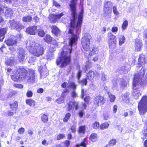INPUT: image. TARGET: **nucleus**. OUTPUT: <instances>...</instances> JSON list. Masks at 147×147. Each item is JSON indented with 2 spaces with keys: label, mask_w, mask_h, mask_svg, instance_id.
Here are the masks:
<instances>
[{
  "label": "nucleus",
  "mask_w": 147,
  "mask_h": 147,
  "mask_svg": "<svg viewBox=\"0 0 147 147\" xmlns=\"http://www.w3.org/2000/svg\"><path fill=\"white\" fill-rule=\"evenodd\" d=\"M77 0H73L70 5L72 18L71 20V27L69 31V33L71 34V37H78L83 18V13L81 11L79 16L78 19L77 18V15L75 6Z\"/></svg>",
  "instance_id": "obj_1"
},
{
  "label": "nucleus",
  "mask_w": 147,
  "mask_h": 147,
  "mask_svg": "<svg viewBox=\"0 0 147 147\" xmlns=\"http://www.w3.org/2000/svg\"><path fill=\"white\" fill-rule=\"evenodd\" d=\"M27 73V71L24 68H18L13 71L11 74V77L14 81L23 80L26 78L29 83L34 82L36 79L34 71L33 69L30 70L29 74L26 77Z\"/></svg>",
  "instance_id": "obj_2"
},
{
  "label": "nucleus",
  "mask_w": 147,
  "mask_h": 147,
  "mask_svg": "<svg viewBox=\"0 0 147 147\" xmlns=\"http://www.w3.org/2000/svg\"><path fill=\"white\" fill-rule=\"evenodd\" d=\"M76 37H71L69 40V45L64 47L61 55L56 61L57 65L61 63V66H64L69 63L70 61V53L72 51V45L75 43L77 39Z\"/></svg>",
  "instance_id": "obj_3"
},
{
  "label": "nucleus",
  "mask_w": 147,
  "mask_h": 147,
  "mask_svg": "<svg viewBox=\"0 0 147 147\" xmlns=\"http://www.w3.org/2000/svg\"><path fill=\"white\" fill-rule=\"evenodd\" d=\"M26 45L27 49L34 56L39 57L43 54L44 49L41 45L29 40L27 41Z\"/></svg>",
  "instance_id": "obj_4"
},
{
  "label": "nucleus",
  "mask_w": 147,
  "mask_h": 147,
  "mask_svg": "<svg viewBox=\"0 0 147 147\" xmlns=\"http://www.w3.org/2000/svg\"><path fill=\"white\" fill-rule=\"evenodd\" d=\"M145 73L144 69L141 70L138 74H136L135 75L133 81V94L135 98L137 99L141 94L140 93L139 90H137V88L136 87L138 86L139 84H141V78L143 76Z\"/></svg>",
  "instance_id": "obj_5"
},
{
  "label": "nucleus",
  "mask_w": 147,
  "mask_h": 147,
  "mask_svg": "<svg viewBox=\"0 0 147 147\" xmlns=\"http://www.w3.org/2000/svg\"><path fill=\"white\" fill-rule=\"evenodd\" d=\"M138 109L140 114L143 115L147 111V96H143L138 105Z\"/></svg>",
  "instance_id": "obj_6"
},
{
  "label": "nucleus",
  "mask_w": 147,
  "mask_h": 147,
  "mask_svg": "<svg viewBox=\"0 0 147 147\" xmlns=\"http://www.w3.org/2000/svg\"><path fill=\"white\" fill-rule=\"evenodd\" d=\"M82 44L84 49L86 51H88L90 49V39L88 37H82Z\"/></svg>",
  "instance_id": "obj_7"
},
{
  "label": "nucleus",
  "mask_w": 147,
  "mask_h": 147,
  "mask_svg": "<svg viewBox=\"0 0 147 147\" xmlns=\"http://www.w3.org/2000/svg\"><path fill=\"white\" fill-rule=\"evenodd\" d=\"M10 26L12 29H15L19 31L24 28L23 26L19 22H17L12 21L11 23Z\"/></svg>",
  "instance_id": "obj_8"
},
{
  "label": "nucleus",
  "mask_w": 147,
  "mask_h": 147,
  "mask_svg": "<svg viewBox=\"0 0 147 147\" xmlns=\"http://www.w3.org/2000/svg\"><path fill=\"white\" fill-rule=\"evenodd\" d=\"M25 51L23 49L21 48L19 49L18 53V57L20 62L23 61L25 57Z\"/></svg>",
  "instance_id": "obj_9"
},
{
  "label": "nucleus",
  "mask_w": 147,
  "mask_h": 147,
  "mask_svg": "<svg viewBox=\"0 0 147 147\" xmlns=\"http://www.w3.org/2000/svg\"><path fill=\"white\" fill-rule=\"evenodd\" d=\"M103 97L101 96H98L95 98L94 103L97 106L102 105L104 103Z\"/></svg>",
  "instance_id": "obj_10"
},
{
  "label": "nucleus",
  "mask_w": 147,
  "mask_h": 147,
  "mask_svg": "<svg viewBox=\"0 0 147 147\" xmlns=\"http://www.w3.org/2000/svg\"><path fill=\"white\" fill-rule=\"evenodd\" d=\"M142 45V40L139 39L137 38L135 40V51L138 52L140 51Z\"/></svg>",
  "instance_id": "obj_11"
},
{
  "label": "nucleus",
  "mask_w": 147,
  "mask_h": 147,
  "mask_svg": "<svg viewBox=\"0 0 147 147\" xmlns=\"http://www.w3.org/2000/svg\"><path fill=\"white\" fill-rule=\"evenodd\" d=\"M63 15V13H61L58 15L52 14L49 15V19L51 21L55 22H56L57 19H59Z\"/></svg>",
  "instance_id": "obj_12"
},
{
  "label": "nucleus",
  "mask_w": 147,
  "mask_h": 147,
  "mask_svg": "<svg viewBox=\"0 0 147 147\" xmlns=\"http://www.w3.org/2000/svg\"><path fill=\"white\" fill-rule=\"evenodd\" d=\"M4 15L7 17H11L13 14V11L11 9L5 7L4 6L3 13Z\"/></svg>",
  "instance_id": "obj_13"
},
{
  "label": "nucleus",
  "mask_w": 147,
  "mask_h": 147,
  "mask_svg": "<svg viewBox=\"0 0 147 147\" xmlns=\"http://www.w3.org/2000/svg\"><path fill=\"white\" fill-rule=\"evenodd\" d=\"M37 26H33L28 28L26 30V32L27 33L32 35L35 34Z\"/></svg>",
  "instance_id": "obj_14"
},
{
  "label": "nucleus",
  "mask_w": 147,
  "mask_h": 147,
  "mask_svg": "<svg viewBox=\"0 0 147 147\" xmlns=\"http://www.w3.org/2000/svg\"><path fill=\"white\" fill-rule=\"evenodd\" d=\"M44 40L47 43L54 45L55 47L57 46V44L56 40L53 39L52 37H45Z\"/></svg>",
  "instance_id": "obj_15"
},
{
  "label": "nucleus",
  "mask_w": 147,
  "mask_h": 147,
  "mask_svg": "<svg viewBox=\"0 0 147 147\" xmlns=\"http://www.w3.org/2000/svg\"><path fill=\"white\" fill-rule=\"evenodd\" d=\"M116 40L114 37L111 38L109 40V46L111 49H113L116 47Z\"/></svg>",
  "instance_id": "obj_16"
},
{
  "label": "nucleus",
  "mask_w": 147,
  "mask_h": 147,
  "mask_svg": "<svg viewBox=\"0 0 147 147\" xmlns=\"http://www.w3.org/2000/svg\"><path fill=\"white\" fill-rule=\"evenodd\" d=\"M78 103L77 102H70L68 103V106L67 107L68 111H69L72 109V105L75 107L76 110L78 108Z\"/></svg>",
  "instance_id": "obj_17"
},
{
  "label": "nucleus",
  "mask_w": 147,
  "mask_h": 147,
  "mask_svg": "<svg viewBox=\"0 0 147 147\" xmlns=\"http://www.w3.org/2000/svg\"><path fill=\"white\" fill-rule=\"evenodd\" d=\"M26 104L31 107H34L35 105V101L32 99H26Z\"/></svg>",
  "instance_id": "obj_18"
},
{
  "label": "nucleus",
  "mask_w": 147,
  "mask_h": 147,
  "mask_svg": "<svg viewBox=\"0 0 147 147\" xmlns=\"http://www.w3.org/2000/svg\"><path fill=\"white\" fill-rule=\"evenodd\" d=\"M52 32L56 36H59L60 33L59 30L56 26H53L52 27Z\"/></svg>",
  "instance_id": "obj_19"
},
{
  "label": "nucleus",
  "mask_w": 147,
  "mask_h": 147,
  "mask_svg": "<svg viewBox=\"0 0 147 147\" xmlns=\"http://www.w3.org/2000/svg\"><path fill=\"white\" fill-rule=\"evenodd\" d=\"M145 63L146 61L144 56L143 55L140 56L138 61L139 65H142L145 64Z\"/></svg>",
  "instance_id": "obj_20"
},
{
  "label": "nucleus",
  "mask_w": 147,
  "mask_h": 147,
  "mask_svg": "<svg viewBox=\"0 0 147 147\" xmlns=\"http://www.w3.org/2000/svg\"><path fill=\"white\" fill-rule=\"evenodd\" d=\"M70 144V142L66 140L65 142L58 144L56 146V147H68Z\"/></svg>",
  "instance_id": "obj_21"
},
{
  "label": "nucleus",
  "mask_w": 147,
  "mask_h": 147,
  "mask_svg": "<svg viewBox=\"0 0 147 147\" xmlns=\"http://www.w3.org/2000/svg\"><path fill=\"white\" fill-rule=\"evenodd\" d=\"M16 61L13 57H11L6 61V64L7 65H11L15 63Z\"/></svg>",
  "instance_id": "obj_22"
},
{
  "label": "nucleus",
  "mask_w": 147,
  "mask_h": 147,
  "mask_svg": "<svg viewBox=\"0 0 147 147\" xmlns=\"http://www.w3.org/2000/svg\"><path fill=\"white\" fill-rule=\"evenodd\" d=\"M5 43L8 45H13L16 44V41L12 39H8L5 41Z\"/></svg>",
  "instance_id": "obj_23"
},
{
  "label": "nucleus",
  "mask_w": 147,
  "mask_h": 147,
  "mask_svg": "<svg viewBox=\"0 0 147 147\" xmlns=\"http://www.w3.org/2000/svg\"><path fill=\"white\" fill-rule=\"evenodd\" d=\"M94 73L92 71H90L88 73L87 75L86 78L88 80H92L94 77Z\"/></svg>",
  "instance_id": "obj_24"
},
{
  "label": "nucleus",
  "mask_w": 147,
  "mask_h": 147,
  "mask_svg": "<svg viewBox=\"0 0 147 147\" xmlns=\"http://www.w3.org/2000/svg\"><path fill=\"white\" fill-rule=\"evenodd\" d=\"M38 35L40 37H43L45 36V37H48L49 36L46 34V32L42 29H39L38 31Z\"/></svg>",
  "instance_id": "obj_25"
},
{
  "label": "nucleus",
  "mask_w": 147,
  "mask_h": 147,
  "mask_svg": "<svg viewBox=\"0 0 147 147\" xmlns=\"http://www.w3.org/2000/svg\"><path fill=\"white\" fill-rule=\"evenodd\" d=\"M90 139L92 142H95L97 140V135L96 133L92 134L90 136Z\"/></svg>",
  "instance_id": "obj_26"
},
{
  "label": "nucleus",
  "mask_w": 147,
  "mask_h": 147,
  "mask_svg": "<svg viewBox=\"0 0 147 147\" xmlns=\"http://www.w3.org/2000/svg\"><path fill=\"white\" fill-rule=\"evenodd\" d=\"M10 106L12 111L13 110L16 111L18 106V103L16 101H15L13 103L10 104Z\"/></svg>",
  "instance_id": "obj_27"
},
{
  "label": "nucleus",
  "mask_w": 147,
  "mask_h": 147,
  "mask_svg": "<svg viewBox=\"0 0 147 147\" xmlns=\"http://www.w3.org/2000/svg\"><path fill=\"white\" fill-rule=\"evenodd\" d=\"M42 121L44 123H47L48 120V116L45 114L42 115L41 116Z\"/></svg>",
  "instance_id": "obj_28"
},
{
  "label": "nucleus",
  "mask_w": 147,
  "mask_h": 147,
  "mask_svg": "<svg viewBox=\"0 0 147 147\" xmlns=\"http://www.w3.org/2000/svg\"><path fill=\"white\" fill-rule=\"evenodd\" d=\"M109 124L107 122L102 124L100 126V129L103 130L105 129H107L109 126Z\"/></svg>",
  "instance_id": "obj_29"
},
{
  "label": "nucleus",
  "mask_w": 147,
  "mask_h": 147,
  "mask_svg": "<svg viewBox=\"0 0 147 147\" xmlns=\"http://www.w3.org/2000/svg\"><path fill=\"white\" fill-rule=\"evenodd\" d=\"M109 97V100L111 102H113L114 101L115 99V96L112 94L111 93H108Z\"/></svg>",
  "instance_id": "obj_30"
},
{
  "label": "nucleus",
  "mask_w": 147,
  "mask_h": 147,
  "mask_svg": "<svg viewBox=\"0 0 147 147\" xmlns=\"http://www.w3.org/2000/svg\"><path fill=\"white\" fill-rule=\"evenodd\" d=\"M32 20L31 17L30 16H25L23 18L22 20L23 21L25 22H30Z\"/></svg>",
  "instance_id": "obj_31"
},
{
  "label": "nucleus",
  "mask_w": 147,
  "mask_h": 147,
  "mask_svg": "<svg viewBox=\"0 0 147 147\" xmlns=\"http://www.w3.org/2000/svg\"><path fill=\"white\" fill-rule=\"evenodd\" d=\"M98 51V49H97L95 47L93 48L92 49V50L91 51V52L89 53V55L91 56L94 55Z\"/></svg>",
  "instance_id": "obj_32"
},
{
  "label": "nucleus",
  "mask_w": 147,
  "mask_h": 147,
  "mask_svg": "<svg viewBox=\"0 0 147 147\" xmlns=\"http://www.w3.org/2000/svg\"><path fill=\"white\" fill-rule=\"evenodd\" d=\"M6 28H2L0 29V37L4 36L6 33Z\"/></svg>",
  "instance_id": "obj_33"
},
{
  "label": "nucleus",
  "mask_w": 147,
  "mask_h": 147,
  "mask_svg": "<svg viewBox=\"0 0 147 147\" xmlns=\"http://www.w3.org/2000/svg\"><path fill=\"white\" fill-rule=\"evenodd\" d=\"M71 114L69 113H68L66 114L65 117L63 119V121L64 122H67L69 119Z\"/></svg>",
  "instance_id": "obj_34"
},
{
  "label": "nucleus",
  "mask_w": 147,
  "mask_h": 147,
  "mask_svg": "<svg viewBox=\"0 0 147 147\" xmlns=\"http://www.w3.org/2000/svg\"><path fill=\"white\" fill-rule=\"evenodd\" d=\"M128 25V22L127 20H125L123 22L122 26V28L123 30L125 29Z\"/></svg>",
  "instance_id": "obj_35"
},
{
  "label": "nucleus",
  "mask_w": 147,
  "mask_h": 147,
  "mask_svg": "<svg viewBox=\"0 0 147 147\" xmlns=\"http://www.w3.org/2000/svg\"><path fill=\"white\" fill-rule=\"evenodd\" d=\"M111 2H108L106 3L104 5L105 9H106V10H109V7L111 5Z\"/></svg>",
  "instance_id": "obj_36"
},
{
  "label": "nucleus",
  "mask_w": 147,
  "mask_h": 147,
  "mask_svg": "<svg viewBox=\"0 0 147 147\" xmlns=\"http://www.w3.org/2000/svg\"><path fill=\"white\" fill-rule=\"evenodd\" d=\"M85 126H82L80 127L78 131L80 133L84 134L85 132Z\"/></svg>",
  "instance_id": "obj_37"
},
{
  "label": "nucleus",
  "mask_w": 147,
  "mask_h": 147,
  "mask_svg": "<svg viewBox=\"0 0 147 147\" xmlns=\"http://www.w3.org/2000/svg\"><path fill=\"white\" fill-rule=\"evenodd\" d=\"M119 40V44L120 45H122L125 40V37H120Z\"/></svg>",
  "instance_id": "obj_38"
},
{
  "label": "nucleus",
  "mask_w": 147,
  "mask_h": 147,
  "mask_svg": "<svg viewBox=\"0 0 147 147\" xmlns=\"http://www.w3.org/2000/svg\"><path fill=\"white\" fill-rule=\"evenodd\" d=\"M65 137V135L64 134H59L57 136V140H59L63 139Z\"/></svg>",
  "instance_id": "obj_39"
},
{
  "label": "nucleus",
  "mask_w": 147,
  "mask_h": 147,
  "mask_svg": "<svg viewBox=\"0 0 147 147\" xmlns=\"http://www.w3.org/2000/svg\"><path fill=\"white\" fill-rule=\"evenodd\" d=\"M93 127L95 129H98L99 127H100L99 123L97 122H95L93 124Z\"/></svg>",
  "instance_id": "obj_40"
},
{
  "label": "nucleus",
  "mask_w": 147,
  "mask_h": 147,
  "mask_svg": "<svg viewBox=\"0 0 147 147\" xmlns=\"http://www.w3.org/2000/svg\"><path fill=\"white\" fill-rule=\"evenodd\" d=\"M86 139H84L83 141L81 144L77 145L76 146H80L85 147L86 146Z\"/></svg>",
  "instance_id": "obj_41"
},
{
  "label": "nucleus",
  "mask_w": 147,
  "mask_h": 147,
  "mask_svg": "<svg viewBox=\"0 0 147 147\" xmlns=\"http://www.w3.org/2000/svg\"><path fill=\"white\" fill-rule=\"evenodd\" d=\"M116 143V140L115 139H112L110 141L109 144L111 146H113L115 145Z\"/></svg>",
  "instance_id": "obj_42"
},
{
  "label": "nucleus",
  "mask_w": 147,
  "mask_h": 147,
  "mask_svg": "<svg viewBox=\"0 0 147 147\" xmlns=\"http://www.w3.org/2000/svg\"><path fill=\"white\" fill-rule=\"evenodd\" d=\"M26 95L28 97H31L33 95V93L30 90L28 91L26 93Z\"/></svg>",
  "instance_id": "obj_43"
},
{
  "label": "nucleus",
  "mask_w": 147,
  "mask_h": 147,
  "mask_svg": "<svg viewBox=\"0 0 147 147\" xmlns=\"http://www.w3.org/2000/svg\"><path fill=\"white\" fill-rule=\"evenodd\" d=\"M69 86L73 89H76V86L75 83L73 82H70L69 84Z\"/></svg>",
  "instance_id": "obj_44"
},
{
  "label": "nucleus",
  "mask_w": 147,
  "mask_h": 147,
  "mask_svg": "<svg viewBox=\"0 0 147 147\" xmlns=\"http://www.w3.org/2000/svg\"><path fill=\"white\" fill-rule=\"evenodd\" d=\"M53 54L52 52H48L47 53V56L49 59H51V58L53 56Z\"/></svg>",
  "instance_id": "obj_45"
},
{
  "label": "nucleus",
  "mask_w": 147,
  "mask_h": 147,
  "mask_svg": "<svg viewBox=\"0 0 147 147\" xmlns=\"http://www.w3.org/2000/svg\"><path fill=\"white\" fill-rule=\"evenodd\" d=\"M56 102L57 103L59 104H61L63 102L64 99L63 98H60L56 100Z\"/></svg>",
  "instance_id": "obj_46"
},
{
  "label": "nucleus",
  "mask_w": 147,
  "mask_h": 147,
  "mask_svg": "<svg viewBox=\"0 0 147 147\" xmlns=\"http://www.w3.org/2000/svg\"><path fill=\"white\" fill-rule=\"evenodd\" d=\"M24 128L23 127H21L18 129V131L19 133L20 134H22L24 133Z\"/></svg>",
  "instance_id": "obj_47"
},
{
  "label": "nucleus",
  "mask_w": 147,
  "mask_h": 147,
  "mask_svg": "<svg viewBox=\"0 0 147 147\" xmlns=\"http://www.w3.org/2000/svg\"><path fill=\"white\" fill-rule=\"evenodd\" d=\"M113 12L115 14V15H118L119 14V12L117 10V8L115 6L113 7Z\"/></svg>",
  "instance_id": "obj_48"
},
{
  "label": "nucleus",
  "mask_w": 147,
  "mask_h": 147,
  "mask_svg": "<svg viewBox=\"0 0 147 147\" xmlns=\"http://www.w3.org/2000/svg\"><path fill=\"white\" fill-rule=\"evenodd\" d=\"M14 86L15 87L17 88H22L23 87V86L22 85L20 84H16L14 85Z\"/></svg>",
  "instance_id": "obj_49"
},
{
  "label": "nucleus",
  "mask_w": 147,
  "mask_h": 147,
  "mask_svg": "<svg viewBox=\"0 0 147 147\" xmlns=\"http://www.w3.org/2000/svg\"><path fill=\"white\" fill-rule=\"evenodd\" d=\"M76 126L75 125H73L71 126V130L72 132L74 133L76 131Z\"/></svg>",
  "instance_id": "obj_50"
},
{
  "label": "nucleus",
  "mask_w": 147,
  "mask_h": 147,
  "mask_svg": "<svg viewBox=\"0 0 147 147\" xmlns=\"http://www.w3.org/2000/svg\"><path fill=\"white\" fill-rule=\"evenodd\" d=\"M87 78H85L81 82L82 84H84L85 85H86L87 82Z\"/></svg>",
  "instance_id": "obj_51"
},
{
  "label": "nucleus",
  "mask_w": 147,
  "mask_h": 147,
  "mask_svg": "<svg viewBox=\"0 0 147 147\" xmlns=\"http://www.w3.org/2000/svg\"><path fill=\"white\" fill-rule=\"evenodd\" d=\"M82 71L80 70H79L78 71V72L77 73V77L78 79V80H79V79L81 76V74H82Z\"/></svg>",
  "instance_id": "obj_52"
},
{
  "label": "nucleus",
  "mask_w": 147,
  "mask_h": 147,
  "mask_svg": "<svg viewBox=\"0 0 147 147\" xmlns=\"http://www.w3.org/2000/svg\"><path fill=\"white\" fill-rule=\"evenodd\" d=\"M127 85V83L124 81H123L121 84V86L123 87H126Z\"/></svg>",
  "instance_id": "obj_53"
},
{
  "label": "nucleus",
  "mask_w": 147,
  "mask_h": 147,
  "mask_svg": "<svg viewBox=\"0 0 147 147\" xmlns=\"http://www.w3.org/2000/svg\"><path fill=\"white\" fill-rule=\"evenodd\" d=\"M4 5H0V14L3 13Z\"/></svg>",
  "instance_id": "obj_54"
},
{
  "label": "nucleus",
  "mask_w": 147,
  "mask_h": 147,
  "mask_svg": "<svg viewBox=\"0 0 147 147\" xmlns=\"http://www.w3.org/2000/svg\"><path fill=\"white\" fill-rule=\"evenodd\" d=\"M71 95L73 98L76 97L77 96V94L75 90L72 91Z\"/></svg>",
  "instance_id": "obj_55"
},
{
  "label": "nucleus",
  "mask_w": 147,
  "mask_h": 147,
  "mask_svg": "<svg viewBox=\"0 0 147 147\" xmlns=\"http://www.w3.org/2000/svg\"><path fill=\"white\" fill-rule=\"evenodd\" d=\"M106 76L104 74H102L101 77V80L103 81H106L107 79Z\"/></svg>",
  "instance_id": "obj_56"
},
{
  "label": "nucleus",
  "mask_w": 147,
  "mask_h": 147,
  "mask_svg": "<svg viewBox=\"0 0 147 147\" xmlns=\"http://www.w3.org/2000/svg\"><path fill=\"white\" fill-rule=\"evenodd\" d=\"M41 76H47L48 73L47 71H46L45 72H41L40 74Z\"/></svg>",
  "instance_id": "obj_57"
},
{
  "label": "nucleus",
  "mask_w": 147,
  "mask_h": 147,
  "mask_svg": "<svg viewBox=\"0 0 147 147\" xmlns=\"http://www.w3.org/2000/svg\"><path fill=\"white\" fill-rule=\"evenodd\" d=\"M104 119L105 120H108L109 118V115L108 114L105 113L104 115Z\"/></svg>",
  "instance_id": "obj_58"
},
{
  "label": "nucleus",
  "mask_w": 147,
  "mask_h": 147,
  "mask_svg": "<svg viewBox=\"0 0 147 147\" xmlns=\"http://www.w3.org/2000/svg\"><path fill=\"white\" fill-rule=\"evenodd\" d=\"M117 109V106L116 105H114L113 107V111L114 113H115Z\"/></svg>",
  "instance_id": "obj_59"
},
{
  "label": "nucleus",
  "mask_w": 147,
  "mask_h": 147,
  "mask_svg": "<svg viewBox=\"0 0 147 147\" xmlns=\"http://www.w3.org/2000/svg\"><path fill=\"white\" fill-rule=\"evenodd\" d=\"M13 112H11V111H8V115L9 116H12L13 115V114L16 112V111H15L13 110L12 111Z\"/></svg>",
  "instance_id": "obj_60"
},
{
  "label": "nucleus",
  "mask_w": 147,
  "mask_h": 147,
  "mask_svg": "<svg viewBox=\"0 0 147 147\" xmlns=\"http://www.w3.org/2000/svg\"><path fill=\"white\" fill-rule=\"evenodd\" d=\"M53 5L56 7H59L60 6V5L55 1H53Z\"/></svg>",
  "instance_id": "obj_61"
},
{
  "label": "nucleus",
  "mask_w": 147,
  "mask_h": 147,
  "mask_svg": "<svg viewBox=\"0 0 147 147\" xmlns=\"http://www.w3.org/2000/svg\"><path fill=\"white\" fill-rule=\"evenodd\" d=\"M84 114V113L83 112V111H80L79 112V116L80 117H82L83 115Z\"/></svg>",
  "instance_id": "obj_62"
},
{
  "label": "nucleus",
  "mask_w": 147,
  "mask_h": 147,
  "mask_svg": "<svg viewBox=\"0 0 147 147\" xmlns=\"http://www.w3.org/2000/svg\"><path fill=\"white\" fill-rule=\"evenodd\" d=\"M37 92L38 93H42L43 92V89L42 88H39L37 90Z\"/></svg>",
  "instance_id": "obj_63"
},
{
  "label": "nucleus",
  "mask_w": 147,
  "mask_h": 147,
  "mask_svg": "<svg viewBox=\"0 0 147 147\" xmlns=\"http://www.w3.org/2000/svg\"><path fill=\"white\" fill-rule=\"evenodd\" d=\"M111 30L112 32H116L117 30V28L116 27H113L112 28Z\"/></svg>",
  "instance_id": "obj_64"
}]
</instances>
